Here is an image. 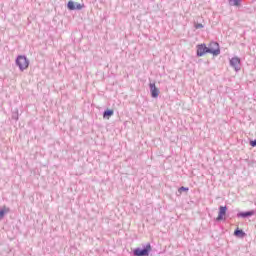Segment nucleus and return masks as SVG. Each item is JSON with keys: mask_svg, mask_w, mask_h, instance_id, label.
<instances>
[{"mask_svg": "<svg viewBox=\"0 0 256 256\" xmlns=\"http://www.w3.org/2000/svg\"><path fill=\"white\" fill-rule=\"evenodd\" d=\"M225 215H227V206H220L216 221H225Z\"/></svg>", "mask_w": 256, "mask_h": 256, "instance_id": "nucleus-5", "label": "nucleus"}, {"mask_svg": "<svg viewBox=\"0 0 256 256\" xmlns=\"http://www.w3.org/2000/svg\"><path fill=\"white\" fill-rule=\"evenodd\" d=\"M250 146L251 147H256V139L255 140H250Z\"/></svg>", "mask_w": 256, "mask_h": 256, "instance_id": "nucleus-17", "label": "nucleus"}, {"mask_svg": "<svg viewBox=\"0 0 256 256\" xmlns=\"http://www.w3.org/2000/svg\"><path fill=\"white\" fill-rule=\"evenodd\" d=\"M16 65L19 67L20 71H25L26 69H29V59H27V56L25 55H19L16 58Z\"/></svg>", "mask_w": 256, "mask_h": 256, "instance_id": "nucleus-3", "label": "nucleus"}, {"mask_svg": "<svg viewBox=\"0 0 256 256\" xmlns=\"http://www.w3.org/2000/svg\"><path fill=\"white\" fill-rule=\"evenodd\" d=\"M179 193H183V191H189V187H185V186H181L179 189H178Z\"/></svg>", "mask_w": 256, "mask_h": 256, "instance_id": "nucleus-13", "label": "nucleus"}, {"mask_svg": "<svg viewBox=\"0 0 256 256\" xmlns=\"http://www.w3.org/2000/svg\"><path fill=\"white\" fill-rule=\"evenodd\" d=\"M152 248H151V244L147 243L146 245H143L142 248H135L133 250V255L134 256H149V254L151 253Z\"/></svg>", "mask_w": 256, "mask_h": 256, "instance_id": "nucleus-2", "label": "nucleus"}, {"mask_svg": "<svg viewBox=\"0 0 256 256\" xmlns=\"http://www.w3.org/2000/svg\"><path fill=\"white\" fill-rule=\"evenodd\" d=\"M228 3L231 7H241L243 0H228Z\"/></svg>", "mask_w": 256, "mask_h": 256, "instance_id": "nucleus-9", "label": "nucleus"}, {"mask_svg": "<svg viewBox=\"0 0 256 256\" xmlns=\"http://www.w3.org/2000/svg\"><path fill=\"white\" fill-rule=\"evenodd\" d=\"M235 237H245V232L239 228H236L234 231Z\"/></svg>", "mask_w": 256, "mask_h": 256, "instance_id": "nucleus-10", "label": "nucleus"}, {"mask_svg": "<svg viewBox=\"0 0 256 256\" xmlns=\"http://www.w3.org/2000/svg\"><path fill=\"white\" fill-rule=\"evenodd\" d=\"M213 45H216L217 48H211L207 47V44H198L197 45V51L196 55L197 57H203L204 55H207V53H210L211 55H214V57H217V55H221V49L219 48V43H213Z\"/></svg>", "mask_w": 256, "mask_h": 256, "instance_id": "nucleus-1", "label": "nucleus"}, {"mask_svg": "<svg viewBox=\"0 0 256 256\" xmlns=\"http://www.w3.org/2000/svg\"><path fill=\"white\" fill-rule=\"evenodd\" d=\"M76 5H77V3L73 2V1H69L67 3V7H68L69 11H75L76 10V8H75Z\"/></svg>", "mask_w": 256, "mask_h": 256, "instance_id": "nucleus-11", "label": "nucleus"}, {"mask_svg": "<svg viewBox=\"0 0 256 256\" xmlns=\"http://www.w3.org/2000/svg\"><path fill=\"white\" fill-rule=\"evenodd\" d=\"M115 111H113V109H106L103 112V119H109L110 117H113Z\"/></svg>", "mask_w": 256, "mask_h": 256, "instance_id": "nucleus-8", "label": "nucleus"}, {"mask_svg": "<svg viewBox=\"0 0 256 256\" xmlns=\"http://www.w3.org/2000/svg\"><path fill=\"white\" fill-rule=\"evenodd\" d=\"M12 119H14L15 121H19V114L18 113L13 114Z\"/></svg>", "mask_w": 256, "mask_h": 256, "instance_id": "nucleus-15", "label": "nucleus"}, {"mask_svg": "<svg viewBox=\"0 0 256 256\" xmlns=\"http://www.w3.org/2000/svg\"><path fill=\"white\" fill-rule=\"evenodd\" d=\"M149 87H150L151 97L153 99H157L159 97V88H157L155 83H150Z\"/></svg>", "mask_w": 256, "mask_h": 256, "instance_id": "nucleus-7", "label": "nucleus"}, {"mask_svg": "<svg viewBox=\"0 0 256 256\" xmlns=\"http://www.w3.org/2000/svg\"><path fill=\"white\" fill-rule=\"evenodd\" d=\"M194 27H195V29H203L204 26H203V24L195 23Z\"/></svg>", "mask_w": 256, "mask_h": 256, "instance_id": "nucleus-14", "label": "nucleus"}, {"mask_svg": "<svg viewBox=\"0 0 256 256\" xmlns=\"http://www.w3.org/2000/svg\"><path fill=\"white\" fill-rule=\"evenodd\" d=\"M256 211L255 210H249L246 212H238L237 213V217L238 219H247L249 217H253V215H255Z\"/></svg>", "mask_w": 256, "mask_h": 256, "instance_id": "nucleus-6", "label": "nucleus"}, {"mask_svg": "<svg viewBox=\"0 0 256 256\" xmlns=\"http://www.w3.org/2000/svg\"><path fill=\"white\" fill-rule=\"evenodd\" d=\"M76 10H81L83 9V6L80 4V3H76V6H75Z\"/></svg>", "mask_w": 256, "mask_h": 256, "instance_id": "nucleus-16", "label": "nucleus"}, {"mask_svg": "<svg viewBox=\"0 0 256 256\" xmlns=\"http://www.w3.org/2000/svg\"><path fill=\"white\" fill-rule=\"evenodd\" d=\"M9 211H10L9 208L3 206V207L1 208V217H2V218L5 217V215H7V213H9Z\"/></svg>", "mask_w": 256, "mask_h": 256, "instance_id": "nucleus-12", "label": "nucleus"}, {"mask_svg": "<svg viewBox=\"0 0 256 256\" xmlns=\"http://www.w3.org/2000/svg\"><path fill=\"white\" fill-rule=\"evenodd\" d=\"M230 66H232L236 72L241 71V59L239 57H233L230 60Z\"/></svg>", "mask_w": 256, "mask_h": 256, "instance_id": "nucleus-4", "label": "nucleus"}]
</instances>
